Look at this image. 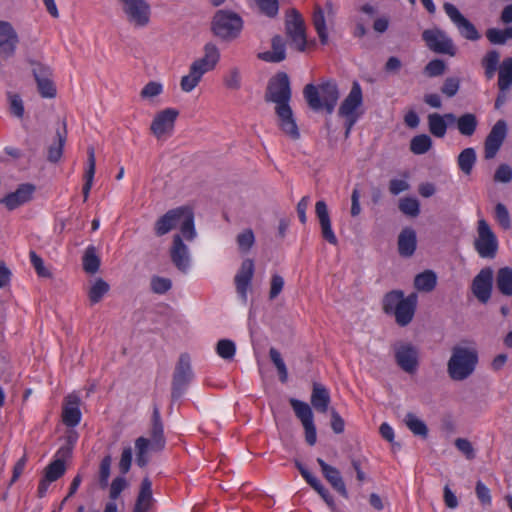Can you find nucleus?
Wrapping results in <instances>:
<instances>
[{"instance_id": "obj_1", "label": "nucleus", "mask_w": 512, "mask_h": 512, "mask_svg": "<svg viewBox=\"0 0 512 512\" xmlns=\"http://www.w3.org/2000/svg\"><path fill=\"white\" fill-rule=\"evenodd\" d=\"M478 363V352L474 347L456 345L447 362V373L453 381L468 379Z\"/></svg>"}, {"instance_id": "obj_2", "label": "nucleus", "mask_w": 512, "mask_h": 512, "mask_svg": "<svg viewBox=\"0 0 512 512\" xmlns=\"http://www.w3.org/2000/svg\"><path fill=\"white\" fill-rule=\"evenodd\" d=\"M303 95L312 110L325 109L331 114L338 102L340 93L335 82L326 81L318 86L307 84L304 87Z\"/></svg>"}, {"instance_id": "obj_3", "label": "nucleus", "mask_w": 512, "mask_h": 512, "mask_svg": "<svg viewBox=\"0 0 512 512\" xmlns=\"http://www.w3.org/2000/svg\"><path fill=\"white\" fill-rule=\"evenodd\" d=\"M117 9L134 28L147 27L151 21V6L147 0H115Z\"/></svg>"}, {"instance_id": "obj_4", "label": "nucleus", "mask_w": 512, "mask_h": 512, "mask_svg": "<svg viewBox=\"0 0 512 512\" xmlns=\"http://www.w3.org/2000/svg\"><path fill=\"white\" fill-rule=\"evenodd\" d=\"M243 28L242 18L235 12L218 10L212 20V31L214 35L224 41L236 39Z\"/></svg>"}, {"instance_id": "obj_5", "label": "nucleus", "mask_w": 512, "mask_h": 512, "mask_svg": "<svg viewBox=\"0 0 512 512\" xmlns=\"http://www.w3.org/2000/svg\"><path fill=\"white\" fill-rule=\"evenodd\" d=\"M363 94L360 84L354 81L349 94L341 103L338 114L345 119V136L348 137L354 124L359 118L358 109L362 106Z\"/></svg>"}, {"instance_id": "obj_6", "label": "nucleus", "mask_w": 512, "mask_h": 512, "mask_svg": "<svg viewBox=\"0 0 512 512\" xmlns=\"http://www.w3.org/2000/svg\"><path fill=\"white\" fill-rule=\"evenodd\" d=\"M474 247L482 258H493L496 255L498 240L485 219H479L477 222V237Z\"/></svg>"}, {"instance_id": "obj_7", "label": "nucleus", "mask_w": 512, "mask_h": 512, "mask_svg": "<svg viewBox=\"0 0 512 512\" xmlns=\"http://www.w3.org/2000/svg\"><path fill=\"white\" fill-rule=\"evenodd\" d=\"M291 99L290 81L286 73H278L269 80L265 93L267 102L275 103V107L289 105Z\"/></svg>"}, {"instance_id": "obj_8", "label": "nucleus", "mask_w": 512, "mask_h": 512, "mask_svg": "<svg viewBox=\"0 0 512 512\" xmlns=\"http://www.w3.org/2000/svg\"><path fill=\"white\" fill-rule=\"evenodd\" d=\"M285 27L291 44L298 51H304L307 44L305 23L301 14L296 9H291L287 12Z\"/></svg>"}, {"instance_id": "obj_9", "label": "nucleus", "mask_w": 512, "mask_h": 512, "mask_svg": "<svg viewBox=\"0 0 512 512\" xmlns=\"http://www.w3.org/2000/svg\"><path fill=\"white\" fill-rule=\"evenodd\" d=\"M395 361L406 373L413 374L419 366V350L407 342H399L393 346Z\"/></svg>"}, {"instance_id": "obj_10", "label": "nucleus", "mask_w": 512, "mask_h": 512, "mask_svg": "<svg viewBox=\"0 0 512 512\" xmlns=\"http://www.w3.org/2000/svg\"><path fill=\"white\" fill-rule=\"evenodd\" d=\"M427 47L435 53L454 56L456 48L452 39L438 28L427 29L422 33Z\"/></svg>"}, {"instance_id": "obj_11", "label": "nucleus", "mask_w": 512, "mask_h": 512, "mask_svg": "<svg viewBox=\"0 0 512 512\" xmlns=\"http://www.w3.org/2000/svg\"><path fill=\"white\" fill-rule=\"evenodd\" d=\"M178 115L179 112L174 108H166L158 112L150 126L152 134L157 139H164L171 136Z\"/></svg>"}, {"instance_id": "obj_12", "label": "nucleus", "mask_w": 512, "mask_h": 512, "mask_svg": "<svg viewBox=\"0 0 512 512\" xmlns=\"http://www.w3.org/2000/svg\"><path fill=\"white\" fill-rule=\"evenodd\" d=\"M443 9L452 23L457 27L459 34L462 37L470 41H477L480 39V34L476 27L461 14L455 5L446 2L443 5Z\"/></svg>"}, {"instance_id": "obj_13", "label": "nucleus", "mask_w": 512, "mask_h": 512, "mask_svg": "<svg viewBox=\"0 0 512 512\" xmlns=\"http://www.w3.org/2000/svg\"><path fill=\"white\" fill-rule=\"evenodd\" d=\"M193 378L190 358L187 354H182L179 357L176 365L173 383H172V397L179 398L184 392L186 386Z\"/></svg>"}, {"instance_id": "obj_14", "label": "nucleus", "mask_w": 512, "mask_h": 512, "mask_svg": "<svg viewBox=\"0 0 512 512\" xmlns=\"http://www.w3.org/2000/svg\"><path fill=\"white\" fill-rule=\"evenodd\" d=\"M32 74L37 83V88L43 98H54L56 96V88L52 81V70L49 66L38 62H31Z\"/></svg>"}, {"instance_id": "obj_15", "label": "nucleus", "mask_w": 512, "mask_h": 512, "mask_svg": "<svg viewBox=\"0 0 512 512\" xmlns=\"http://www.w3.org/2000/svg\"><path fill=\"white\" fill-rule=\"evenodd\" d=\"M507 135V124L504 120H498L484 143V156L486 159H493L501 148Z\"/></svg>"}, {"instance_id": "obj_16", "label": "nucleus", "mask_w": 512, "mask_h": 512, "mask_svg": "<svg viewBox=\"0 0 512 512\" xmlns=\"http://www.w3.org/2000/svg\"><path fill=\"white\" fill-rule=\"evenodd\" d=\"M220 50L216 44L208 42L203 47V56L194 60L191 67L201 75L213 71L220 61Z\"/></svg>"}, {"instance_id": "obj_17", "label": "nucleus", "mask_w": 512, "mask_h": 512, "mask_svg": "<svg viewBox=\"0 0 512 512\" xmlns=\"http://www.w3.org/2000/svg\"><path fill=\"white\" fill-rule=\"evenodd\" d=\"M35 190L36 187L31 183L21 184L15 191L0 199V204H3L9 211H13L28 203Z\"/></svg>"}, {"instance_id": "obj_18", "label": "nucleus", "mask_w": 512, "mask_h": 512, "mask_svg": "<svg viewBox=\"0 0 512 512\" xmlns=\"http://www.w3.org/2000/svg\"><path fill=\"white\" fill-rule=\"evenodd\" d=\"M493 271L490 268L482 269L473 279L472 292L482 303H487L491 297Z\"/></svg>"}, {"instance_id": "obj_19", "label": "nucleus", "mask_w": 512, "mask_h": 512, "mask_svg": "<svg viewBox=\"0 0 512 512\" xmlns=\"http://www.w3.org/2000/svg\"><path fill=\"white\" fill-rule=\"evenodd\" d=\"M254 275V262L251 259H245L239 271L235 275V285L237 293L241 300L246 303L248 298V290Z\"/></svg>"}, {"instance_id": "obj_20", "label": "nucleus", "mask_w": 512, "mask_h": 512, "mask_svg": "<svg viewBox=\"0 0 512 512\" xmlns=\"http://www.w3.org/2000/svg\"><path fill=\"white\" fill-rule=\"evenodd\" d=\"M275 112L278 117V125L282 132L291 139H298L300 133L290 105L275 107Z\"/></svg>"}, {"instance_id": "obj_21", "label": "nucleus", "mask_w": 512, "mask_h": 512, "mask_svg": "<svg viewBox=\"0 0 512 512\" xmlns=\"http://www.w3.org/2000/svg\"><path fill=\"white\" fill-rule=\"evenodd\" d=\"M315 214L319 220L322 237L328 243L336 245L338 243V239L332 229L328 207L324 200H319L316 202Z\"/></svg>"}, {"instance_id": "obj_22", "label": "nucleus", "mask_w": 512, "mask_h": 512, "mask_svg": "<svg viewBox=\"0 0 512 512\" xmlns=\"http://www.w3.org/2000/svg\"><path fill=\"white\" fill-rule=\"evenodd\" d=\"M170 256L173 264L182 272H187L190 266V255L188 247L183 243L180 235L173 237L170 249Z\"/></svg>"}, {"instance_id": "obj_23", "label": "nucleus", "mask_w": 512, "mask_h": 512, "mask_svg": "<svg viewBox=\"0 0 512 512\" xmlns=\"http://www.w3.org/2000/svg\"><path fill=\"white\" fill-rule=\"evenodd\" d=\"M183 209L184 206L171 209L160 217L154 226L155 234L157 236H163L176 228L180 223L181 216L183 215Z\"/></svg>"}, {"instance_id": "obj_24", "label": "nucleus", "mask_w": 512, "mask_h": 512, "mask_svg": "<svg viewBox=\"0 0 512 512\" xmlns=\"http://www.w3.org/2000/svg\"><path fill=\"white\" fill-rule=\"evenodd\" d=\"M417 304V295L415 293L407 296L397 307V309L393 312L397 324L400 326L408 325L415 314Z\"/></svg>"}, {"instance_id": "obj_25", "label": "nucleus", "mask_w": 512, "mask_h": 512, "mask_svg": "<svg viewBox=\"0 0 512 512\" xmlns=\"http://www.w3.org/2000/svg\"><path fill=\"white\" fill-rule=\"evenodd\" d=\"M317 462L325 479L330 485L343 497L348 498V491L345 483L341 477L339 470L331 465H328L323 459L318 458Z\"/></svg>"}, {"instance_id": "obj_26", "label": "nucleus", "mask_w": 512, "mask_h": 512, "mask_svg": "<svg viewBox=\"0 0 512 512\" xmlns=\"http://www.w3.org/2000/svg\"><path fill=\"white\" fill-rule=\"evenodd\" d=\"M79 397L75 394H70L65 398L63 407L62 418L65 425L75 427L80 423L81 412L79 409Z\"/></svg>"}, {"instance_id": "obj_27", "label": "nucleus", "mask_w": 512, "mask_h": 512, "mask_svg": "<svg viewBox=\"0 0 512 512\" xmlns=\"http://www.w3.org/2000/svg\"><path fill=\"white\" fill-rule=\"evenodd\" d=\"M150 438H148L151 442V450L153 451H161L165 447V437H164V429L163 424L160 417V412L158 408H154L152 414V425L150 428Z\"/></svg>"}, {"instance_id": "obj_28", "label": "nucleus", "mask_w": 512, "mask_h": 512, "mask_svg": "<svg viewBox=\"0 0 512 512\" xmlns=\"http://www.w3.org/2000/svg\"><path fill=\"white\" fill-rule=\"evenodd\" d=\"M417 246L416 232L412 228H405L398 236V251L403 257L414 254Z\"/></svg>"}, {"instance_id": "obj_29", "label": "nucleus", "mask_w": 512, "mask_h": 512, "mask_svg": "<svg viewBox=\"0 0 512 512\" xmlns=\"http://www.w3.org/2000/svg\"><path fill=\"white\" fill-rule=\"evenodd\" d=\"M330 401L331 399L328 389L320 383H314L311 394V404L314 409L318 412L326 413L328 411Z\"/></svg>"}, {"instance_id": "obj_30", "label": "nucleus", "mask_w": 512, "mask_h": 512, "mask_svg": "<svg viewBox=\"0 0 512 512\" xmlns=\"http://www.w3.org/2000/svg\"><path fill=\"white\" fill-rule=\"evenodd\" d=\"M152 505V483L144 478L133 512H148Z\"/></svg>"}, {"instance_id": "obj_31", "label": "nucleus", "mask_w": 512, "mask_h": 512, "mask_svg": "<svg viewBox=\"0 0 512 512\" xmlns=\"http://www.w3.org/2000/svg\"><path fill=\"white\" fill-rule=\"evenodd\" d=\"M479 121L475 114L464 113L457 119L458 132L465 137H471L477 130Z\"/></svg>"}, {"instance_id": "obj_32", "label": "nucleus", "mask_w": 512, "mask_h": 512, "mask_svg": "<svg viewBox=\"0 0 512 512\" xmlns=\"http://www.w3.org/2000/svg\"><path fill=\"white\" fill-rule=\"evenodd\" d=\"M285 43L280 36H275L272 39V50L261 53L259 57L267 62H280L285 59Z\"/></svg>"}, {"instance_id": "obj_33", "label": "nucleus", "mask_w": 512, "mask_h": 512, "mask_svg": "<svg viewBox=\"0 0 512 512\" xmlns=\"http://www.w3.org/2000/svg\"><path fill=\"white\" fill-rule=\"evenodd\" d=\"M88 160H87V169L84 174L85 183L83 185V196L84 201H86L89 197L90 190L93 185V179L95 175L96 168V159H95V151L93 147H89L87 150Z\"/></svg>"}, {"instance_id": "obj_34", "label": "nucleus", "mask_w": 512, "mask_h": 512, "mask_svg": "<svg viewBox=\"0 0 512 512\" xmlns=\"http://www.w3.org/2000/svg\"><path fill=\"white\" fill-rule=\"evenodd\" d=\"M178 225L180 226L182 236L186 240L192 241L196 237L194 215L193 211L189 207L184 206L183 215L181 216V220Z\"/></svg>"}, {"instance_id": "obj_35", "label": "nucleus", "mask_w": 512, "mask_h": 512, "mask_svg": "<svg viewBox=\"0 0 512 512\" xmlns=\"http://www.w3.org/2000/svg\"><path fill=\"white\" fill-rule=\"evenodd\" d=\"M136 463L139 467H146L150 461L149 453L151 450V442L148 438L138 437L135 440Z\"/></svg>"}, {"instance_id": "obj_36", "label": "nucleus", "mask_w": 512, "mask_h": 512, "mask_svg": "<svg viewBox=\"0 0 512 512\" xmlns=\"http://www.w3.org/2000/svg\"><path fill=\"white\" fill-rule=\"evenodd\" d=\"M476 152L474 148H465L460 152L457 158L459 169L465 174L470 175L476 163Z\"/></svg>"}, {"instance_id": "obj_37", "label": "nucleus", "mask_w": 512, "mask_h": 512, "mask_svg": "<svg viewBox=\"0 0 512 512\" xmlns=\"http://www.w3.org/2000/svg\"><path fill=\"white\" fill-rule=\"evenodd\" d=\"M437 283L436 274L431 270H426L418 274L414 279V286L419 291L430 292Z\"/></svg>"}, {"instance_id": "obj_38", "label": "nucleus", "mask_w": 512, "mask_h": 512, "mask_svg": "<svg viewBox=\"0 0 512 512\" xmlns=\"http://www.w3.org/2000/svg\"><path fill=\"white\" fill-rule=\"evenodd\" d=\"M290 404L295 412V415L301 421L302 425L314 421L311 407L306 402L292 398L290 399Z\"/></svg>"}, {"instance_id": "obj_39", "label": "nucleus", "mask_w": 512, "mask_h": 512, "mask_svg": "<svg viewBox=\"0 0 512 512\" xmlns=\"http://www.w3.org/2000/svg\"><path fill=\"white\" fill-rule=\"evenodd\" d=\"M498 290L507 296L512 295V269L504 267L499 269L496 277Z\"/></svg>"}, {"instance_id": "obj_40", "label": "nucleus", "mask_w": 512, "mask_h": 512, "mask_svg": "<svg viewBox=\"0 0 512 512\" xmlns=\"http://www.w3.org/2000/svg\"><path fill=\"white\" fill-rule=\"evenodd\" d=\"M313 25L322 44H327L328 33L326 28L325 14L321 7L316 6L313 13Z\"/></svg>"}, {"instance_id": "obj_41", "label": "nucleus", "mask_w": 512, "mask_h": 512, "mask_svg": "<svg viewBox=\"0 0 512 512\" xmlns=\"http://www.w3.org/2000/svg\"><path fill=\"white\" fill-rule=\"evenodd\" d=\"M428 127L430 133L437 138H443L447 131V123L444 121V117L438 113L428 115Z\"/></svg>"}, {"instance_id": "obj_42", "label": "nucleus", "mask_w": 512, "mask_h": 512, "mask_svg": "<svg viewBox=\"0 0 512 512\" xmlns=\"http://www.w3.org/2000/svg\"><path fill=\"white\" fill-rule=\"evenodd\" d=\"M66 142V130L57 131L56 141L52 143L48 149V160L50 162H58L63 154V148Z\"/></svg>"}, {"instance_id": "obj_43", "label": "nucleus", "mask_w": 512, "mask_h": 512, "mask_svg": "<svg viewBox=\"0 0 512 512\" xmlns=\"http://www.w3.org/2000/svg\"><path fill=\"white\" fill-rule=\"evenodd\" d=\"M404 423L414 435L421 436L424 438L427 437L428 428L426 424L415 414L407 413L404 418Z\"/></svg>"}, {"instance_id": "obj_44", "label": "nucleus", "mask_w": 512, "mask_h": 512, "mask_svg": "<svg viewBox=\"0 0 512 512\" xmlns=\"http://www.w3.org/2000/svg\"><path fill=\"white\" fill-rule=\"evenodd\" d=\"M110 289L109 284L102 278H97L89 289L88 297L92 304H96L101 301L105 294Z\"/></svg>"}, {"instance_id": "obj_45", "label": "nucleus", "mask_w": 512, "mask_h": 512, "mask_svg": "<svg viewBox=\"0 0 512 512\" xmlns=\"http://www.w3.org/2000/svg\"><path fill=\"white\" fill-rule=\"evenodd\" d=\"M223 83L227 89L239 90L242 84V73L239 67H230L223 76Z\"/></svg>"}, {"instance_id": "obj_46", "label": "nucleus", "mask_w": 512, "mask_h": 512, "mask_svg": "<svg viewBox=\"0 0 512 512\" xmlns=\"http://www.w3.org/2000/svg\"><path fill=\"white\" fill-rule=\"evenodd\" d=\"M402 291L395 290L387 293L383 299V310L387 314H393L399 304L405 299Z\"/></svg>"}, {"instance_id": "obj_47", "label": "nucleus", "mask_w": 512, "mask_h": 512, "mask_svg": "<svg viewBox=\"0 0 512 512\" xmlns=\"http://www.w3.org/2000/svg\"><path fill=\"white\" fill-rule=\"evenodd\" d=\"M112 457L106 455L100 462L97 481L100 488L105 489L108 487V481L111 473Z\"/></svg>"}, {"instance_id": "obj_48", "label": "nucleus", "mask_w": 512, "mask_h": 512, "mask_svg": "<svg viewBox=\"0 0 512 512\" xmlns=\"http://www.w3.org/2000/svg\"><path fill=\"white\" fill-rule=\"evenodd\" d=\"M100 266V260L96 255L95 248L89 246L83 256V269L90 274H94L98 271Z\"/></svg>"}, {"instance_id": "obj_49", "label": "nucleus", "mask_w": 512, "mask_h": 512, "mask_svg": "<svg viewBox=\"0 0 512 512\" xmlns=\"http://www.w3.org/2000/svg\"><path fill=\"white\" fill-rule=\"evenodd\" d=\"M64 457L57 456L45 469V475L48 480L54 482L59 479L65 472Z\"/></svg>"}, {"instance_id": "obj_50", "label": "nucleus", "mask_w": 512, "mask_h": 512, "mask_svg": "<svg viewBox=\"0 0 512 512\" xmlns=\"http://www.w3.org/2000/svg\"><path fill=\"white\" fill-rule=\"evenodd\" d=\"M486 37L492 44H504L507 40L512 39V27L490 28L486 31Z\"/></svg>"}, {"instance_id": "obj_51", "label": "nucleus", "mask_w": 512, "mask_h": 512, "mask_svg": "<svg viewBox=\"0 0 512 512\" xmlns=\"http://www.w3.org/2000/svg\"><path fill=\"white\" fill-rule=\"evenodd\" d=\"M432 146L430 136L426 134L417 135L412 138L410 143V150L416 154L421 155L426 153Z\"/></svg>"}, {"instance_id": "obj_52", "label": "nucleus", "mask_w": 512, "mask_h": 512, "mask_svg": "<svg viewBox=\"0 0 512 512\" xmlns=\"http://www.w3.org/2000/svg\"><path fill=\"white\" fill-rule=\"evenodd\" d=\"M203 75L198 73L195 69H193L191 66L189 67V73L187 75H184L181 78L180 81V87L182 91L189 93L192 90H194L197 85L200 83Z\"/></svg>"}, {"instance_id": "obj_53", "label": "nucleus", "mask_w": 512, "mask_h": 512, "mask_svg": "<svg viewBox=\"0 0 512 512\" xmlns=\"http://www.w3.org/2000/svg\"><path fill=\"white\" fill-rule=\"evenodd\" d=\"M500 55L496 50H491L486 53L482 59V65L485 69V75L487 78H492L497 70L499 64Z\"/></svg>"}, {"instance_id": "obj_54", "label": "nucleus", "mask_w": 512, "mask_h": 512, "mask_svg": "<svg viewBox=\"0 0 512 512\" xmlns=\"http://www.w3.org/2000/svg\"><path fill=\"white\" fill-rule=\"evenodd\" d=\"M269 356L277 369L280 381L286 383L288 380V371L280 352L272 347L269 350Z\"/></svg>"}, {"instance_id": "obj_55", "label": "nucleus", "mask_w": 512, "mask_h": 512, "mask_svg": "<svg viewBox=\"0 0 512 512\" xmlns=\"http://www.w3.org/2000/svg\"><path fill=\"white\" fill-rule=\"evenodd\" d=\"M498 79L501 80L504 88L512 85V57L505 58L499 65Z\"/></svg>"}, {"instance_id": "obj_56", "label": "nucleus", "mask_w": 512, "mask_h": 512, "mask_svg": "<svg viewBox=\"0 0 512 512\" xmlns=\"http://www.w3.org/2000/svg\"><path fill=\"white\" fill-rule=\"evenodd\" d=\"M238 249L242 253H247L255 243V236L251 229H245L236 237Z\"/></svg>"}, {"instance_id": "obj_57", "label": "nucleus", "mask_w": 512, "mask_h": 512, "mask_svg": "<svg viewBox=\"0 0 512 512\" xmlns=\"http://www.w3.org/2000/svg\"><path fill=\"white\" fill-rule=\"evenodd\" d=\"M400 211L410 217H416L420 213V205L417 199L405 197L399 201Z\"/></svg>"}, {"instance_id": "obj_58", "label": "nucleus", "mask_w": 512, "mask_h": 512, "mask_svg": "<svg viewBox=\"0 0 512 512\" xmlns=\"http://www.w3.org/2000/svg\"><path fill=\"white\" fill-rule=\"evenodd\" d=\"M216 351L221 358L230 360L235 355L236 346L233 341L228 339H222L217 343Z\"/></svg>"}, {"instance_id": "obj_59", "label": "nucleus", "mask_w": 512, "mask_h": 512, "mask_svg": "<svg viewBox=\"0 0 512 512\" xmlns=\"http://www.w3.org/2000/svg\"><path fill=\"white\" fill-rule=\"evenodd\" d=\"M494 216L499 225L509 230L511 228V219L507 207L502 203H497L495 206Z\"/></svg>"}, {"instance_id": "obj_60", "label": "nucleus", "mask_w": 512, "mask_h": 512, "mask_svg": "<svg viewBox=\"0 0 512 512\" xmlns=\"http://www.w3.org/2000/svg\"><path fill=\"white\" fill-rule=\"evenodd\" d=\"M163 92V86L159 82L150 81L141 90L140 96L143 99H152Z\"/></svg>"}, {"instance_id": "obj_61", "label": "nucleus", "mask_w": 512, "mask_h": 512, "mask_svg": "<svg viewBox=\"0 0 512 512\" xmlns=\"http://www.w3.org/2000/svg\"><path fill=\"white\" fill-rule=\"evenodd\" d=\"M8 100L11 113L18 118H22L24 115V105L21 97L18 94L9 92Z\"/></svg>"}, {"instance_id": "obj_62", "label": "nucleus", "mask_w": 512, "mask_h": 512, "mask_svg": "<svg viewBox=\"0 0 512 512\" xmlns=\"http://www.w3.org/2000/svg\"><path fill=\"white\" fill-rule=\"evenodd\" d=\"M258 5L262 13L268 17H274L277 15L279 5L277 0H254Z\"/></svg>"}, {"instance_id": "obj_63", "label": "nucleus", "mask_w": 512, "mask_h": 512, "mask_svg": "<svg viewBox=\"0 0 512 512\" xmlns=\"http://www.w3.org/2000/svg\"><path fill=\"white\" fill-rule=\"evenodd\" d=\"M172 287V282L168 278L155 276L151 279V289L157 294H164Z\"/></svg>"}, {"instance_id": "obj_64", "label": "nucleus", "mask_w": 512, "mask_h": 512, "mask_svg": "<svg viewBox=\"0 0 512 512\" xmlns=\"http://www.w3.org/2000/svg\"><path fill=\"white\" fill-rule=\"evenodd\" d=\"M445 69H446V65H445L444 61H442L440 59H435V60L430 61L425 66L424 71L429 77H436V76L442 75L445 72Z\"/></svg>"}]
</instances>
